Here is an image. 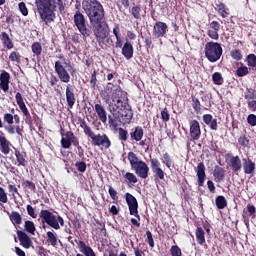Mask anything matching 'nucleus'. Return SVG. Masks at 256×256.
<instances>
[{
	"mask_svg": "<svg viewBox=\"0 0 256 256\" xmlns=\"http://www.w3.org/2000/svg\"><path fill=\"white\" fill-rule=\"evenodd\" d=\"M0 39L4 45V47H6V49H13L14 44H13V40H11V38L9 37V34H7V32H2Z\"/></svg>",
	"mask_w": 256,
	"mask_h": 256,
	"instance_id": "nucleus-28",
	"label": "nucleus"
},
{
	"mask_svg": "<svg viewBox=\"0 0 256 256\" xmlns=\"http://www.w3.org/2000/svg\"><path fill=\"white\" fill-rule=\"evenodd\" d=\"M118 135L120 141H127L129 133L123 128H118Z\"/></svg>",
	"mask_w": 256,
	"mask_h": 256,
	"instance_id": "nucleus-53",
	"label": "nucleus"
},
{
	"mask_svg": "<svg viewBox=\"0 0 256 256\" xmlns=\"http://www.w3.org/2000/svg\"><path fill=\"white\" fill-rule=\"evenodd\" d=\"M81 127L84 130L85 135H87V137H90L92 140L95 136V132H93V130L85 122L82 123Z\"/></svg>",
	"mask_w": 256,
	"mask_h": 256,
	"instance_id": "nucleus-42",
	"label": "nucleus"
},
{
	"mask_svg": "<svg viewBox=\"0 0 256 256\" xmlns=\"http://www.w3.org/2000/svg\"><path fill=\"white\" fill-rule=\"evenodd\" d=\"M196 241L199 245H203L205 243V231L201 227L196 229Z\"/></svg>",
	"mask_w": 256,
	"mask_h": 256,
	"instance_id": "nucleus-34",
	"label": "nucleus"
},
{
	"mask_svg": "<svg viewBox=\"0 0 256 256\" xmlns=\"http://www.w3.org/2000/svg\"><path fill=\"white\" fill-rule=\"evenodd\" d=\"M77 245L81 254H77L76 256H97L95 254V251H93V248L90 246H87L85 242L80 240L78 241Z\"/></svg>",
	"mask_w": 256,
	"mask_h": 256,
	"instance_id": "nucleus-17",
	"label": "nucleus"
},
{
	"mask_svg": "<svg viewBox=\"0 0 256 256\" xmlns=\"http://www.w3.org/2000/svg\"><path fill=\"white\" fill-rule=\"evenodd\" d=\"M74 24L83 36V39H87L91 35V29L87 27V23L85 22V15L79 10L74 14Z\"/></svg>",
	"mask_w": 256,
	"mask_h": 256,
	"instance_id": "nucleus-6",
	"label": "nucleus"
},
{
	"mask_svg": "<svg viewBox=\"0 0 256 256\" xmlns=\"http://www.w3.org/2000/svg\"><path fill=\"white\" fill-rule=\"evenodd\" d=\"M123 179L127 185H135V183L139 181L137 179V176L131 172H127L126 174H124Z\"/></svg>",
	"mask_w": 256,
	"mask_h": 256,
	"instance_id": "nucleus-32",
	"label": "nucleus"
},
{
	"mask_svg": "<svg viewBox=\"0 0 256 256\" xmlns=\"http://www.w3.org/2000/svg\"><path fill=\"white\" fill-rule=\"evenodd\" d=\"M138 145L140 147H144L145 148V151H149V140L147 139H141L140 141H138Z\"/></svg>",
	"mask_w": 256,
	"mask_h": 256,
	"instance_id": "nucleus-63",
	"label": "nucleus"
},
{
	"mask_svg": "<svg viewBox=\"0 0 256 256\" xmlns=\"http://www.w3.org/2000/svg\"><path fill=\"white\" fill-rule=\"evenodd\" d=\"M128 161L133 169L136 165H139L143 160H139V157H137V154H135L134 152H129Z\"/></svg>",
	"mask_w": 256,
	"mask_h": 256,
	"instance_id": "nucleus-33",
	"label": "nucleus"
},
{
	"mask_svg": "<svg viewBox=\"0 0 256 256\" xmlns=\"http://www.w3.org/2000/svg\"><path fill=\"white\" fill-rule=\"evenodd\" d=\"M24 228H25V231H27V233H30L31 235H35L36 228H35V223H33V221H29V220L25 221Z\"/></svg>",
	"mask_w": 256,
	"mask_h": 256,
	"instance_id": "nucleus-38",
	"label": "nucleus"
},
{
	"mask_svg": "<svg viewBox=\"0 0 256 256\" xmlns=\"http://www.w3.org/2000/svg\"><path fill=\"white\" fill-rule=\"evenodd\" d=\"M162 163L166 165L167 169H171V166L173 165V159H171L169 153L166 152L163 154Z\"/></svg>",
	"mask_w": 256,
	"mask_h": 256,
	"instance_id": "nucleus-44",
	"label": "nucleus"
},
{
	"mask_svg": "<svg viewBox=\"0 0 256 256\" xmlns=\"http://www.w3.org/2000/svg\"><path fill=\"white\" fill-rule=\"evenodd\" d=\"M77 98L75 97V86L68 84L66 85V103L69 109H73Z\"/></svg>",
	"mask_w": 256,
	"mask_h": 256,
	"instance_id": "nucleus-13",
	"label": "nucleus"
},
{
	"mask_svg": "<svg viewBox=\"0 0 256 256\" xmlns=\"http://www.w3.org/2000/svg\"><path fill=\"white\" fill-rule=\"evenodd\" d=\"M9 219L14 226L21 225V223H23V217L17 211H12L9 214Z\"/></svg>",
	"mask_w": 256,
	"mask_h": 256,
	"instance_id": "nucleus-30",
	"label": "nucleus"
},
{
	"mask_svg": "<svg viewBox=\"0 0 256 256\" xmlns=\"http://www.w3.org/2000/svg\"><path fill=\"white\" fill-rule=\"evenodd\" d=\"M238 143L244 149H245V147H249V139H247V137H245V136H240L238 138Z\"/></svg>",
	"mask_w": 256,
	"mask_h": 256,
	"instance_id": "nucleus-56",
	"label": "nucleus"
},
{
	"mask_svg": "<svg viewBox=\"0 0 256 256\" xmlns=\"http://www.w3.org/2000/svg\"><path fill=\"white\" fill-rule=\"evenodd\" d=\"M236 75L238 77H245L246 75H249V68L247 66L237 68Z\"/></svg>",
	"mask_w": 256,
	"mask_h": 256,
	"instance_id": "nucleus-45",
	"label": "nucleus"
},
{
	"mask_svg": "<svg viewBox=\"0 0 256 256\" xmlns=\"http://www.w3.org/2000/svg\"><path fill=\"white\" fill-rule=\"evenodd\" d=\"M247 123H249L251 125V127H255L256 126V116H255V114L248 115Z\"/></svg>",
	"mask_w": 256,
	"mask_h": 256,
	"instance_id": "nucleus-62",
	"label": "nucleus"
},
{
	"mask_svg": "<svg viewBox=\"0 0 256 256\" xmlns=\"http://www.w3.org/2000/svg\"><path fill=\"white\" fill-rule=\"evenodd\" d=\"M214 180L216 181V183H219L221 181H223V179H225V170H223V168L216 166L214 168Z\"/></svg>",
	"mask_w": 256,
	"mask_h": 256,
	"instance_id": "nucleus-31",
	"label": "nucleus"
},
{
	"mask_svg": "<svg viewBox=\"0 0 256 256\" xmlns=\"http://www.w3.org/2000/svg\"><path fill=\"white\" fill-rule=\"evenodd\" d=\"M26 211L32 219H37V213H35V209L31 205L26 206Z\"/></svg>",
	"mask_w": 256,
	"mask_h": 256,
	"instance_id": "nucleus-58",
	"label": "nucleus"
},
{
	"mask_svg": "<svg viewBox=\"0 0 256 256\" xmlns=\"http://www.w3.org/2000/svg\"><path fill=\"white\" fill-rule=\"evenodd\" d=\"M7 193L5 192V189L0 187V203H7Z\"/></svg>",
	"mask_w": 256,
	"mask_h": 256,
	"instance_id": "nucleus-60",
	"label": "nucleus"
},
{
	"mask_svg": "<svg viewBox=\"0 0 256 256\" xmlns=\"http://www.w3.org/2000/svg\"><path fill=\"white\" fill-rule=\"evenodd\" d=\"M10 79H11V75L7 71H3L0 74V89H2V91L4 93H7V91H9V81H10Z\"/></svg>",
	"mask_w": 256,
	"mask_h": 256,
	"instance_id": "nucleus-22",
	"label": "nucleus"
},
{
	"mask_svg": "<svg viewBox=\"0 0 256 256\" xmlns=\"http://www.w3.org/2000/svg\"><path fill=\"white\" fill-rule=\"evenodd\" d=\"M39 217L42 220V223L48 224L49 227H52V229H55L56 231L65 225L63 217L55 215L49 210H41Z\"/></svg>",
	"mask_w": 256,
	"mask_h": 256,
	"instance_id": "nucleus-4",
	"label": "nucleus"
},
{
	"mask_svg": "<svg viewBox=\"0 0 256 256\" xmlns=\"http://www.w3.org/2000/svg\"><path fill=\"white\" fill-rule=\"evenodd\" d=\"M230 55L234 61H241V59H243V54H241V50L239 49L232 50Z\"/></svg>",
	"mask_w": 256,
	"mask_h": 256,
	"instance_id": "nucleus-46",
	"label": "nucleus"
},
{
	"mask_svg": "<svg viewBox=\"0 0 256 256\" xmlns=\"http://www.w3.org/2000/svg\"><path fill=\"white\" fill-rule=\"evenodd\" d=\"M208 37H210V39H213L214 41H218L219 40V30H208L207 32Z\"/></svg>",
	"mask_w": 256,
	"mask_h": 256,
	"instance_id": "nucleus-54",
	"label": "nucleus"
},
{
	"mask_svg": "<svg viewBox=\"0 0 256 256\" xmlns=\"http://www.w3.org/2000/svg\"><path fill=\"white\" fill-rule=\"evenodd\" d=\"M190 137L193 141L201 139V125L197 120L190 121Z\"/></svg>",
	"mask_w": 256,
	"mask_h": 256,
	"instance_id": "nucleus-14",
	"label": "nucleus"
},
{
	"mask_svg": "<svg viewBox=\"0 0 256 256\" xmlns=\"http://www.w3.org/2000/svg\"><path fill=\"white\" fill-rule=\"evenodd\" d=\"M147 243L150 247H155V241L153 240V234L151 231H146Z\"/></svg>",
	"mask_w": 256,
	"mask_h": 256,
	"instance_id": "nucleus-57",
	"label": "nucleus"
},
{
	"mask_svg": "<svg viewBox=\"0 0 256 256\" xmlns=\"http://www.w3.org/2000/svg\"><path fill=\"white\" fill-rule=\"evenodd\" d=\"M15 99H16L17 105L20 108V111H22V113L26 117V119H30L31 114L29 113V110L27 109V106L25 105V102L23 101V96L21 95V93L17 92L15 95Z\"/></svg>",
	"mask_w": 256,
	"mask_h": 256,
	"instance_id": "nucleus-20",
	"label": "nucleus"
},
{
	"mask_svg": "<svg viewBox=\"0 0 256 256\" xmlns=\"http://www.w3.org/2000/svg\"><path fill=\"white\" fill-rule=\"evenodd\" d=\"M131 13L134 19H141V6H133Z\"/></svg>",
	"mask_w": 256,
	"mask_h": 256,
	"instance_id": "nucleus-49",
	"label": "nucleus"
},
{
	"mask_svg": "<svg viewBox=\"0 0 256 256\" xmlns=\"http://www.w3.org/2000/svg\"><path fill=\"white\" fill-rule=\"evenodd\" d=\"M95 112L97 113L99 121L107 123V111L101 104H95Z\"/></svg>",
	"mask_w": 256,
	"mask_h": 256,
	"instance_id": "nucleus-25",
	"label": "nucleus"
},
{
	"mask_svg": "<svg viewBox=\"0 0 256 256\" xmlns=\"http://www.w3.org/2000/svg\"><path fill=\"white\" fill-rule=\"evenodd\" d=\"M61 135H62V138L60 143L63 149H70L71 145H73L74 147H79V138L75 136L73 131H67L65 134H61Z\"/></svg>",
	"mask_w": 256,
	"mask_h": 256,
	"instance_id": "nucleus-8",
	"label": "nucleus"
},
{
	"mask_svg": "<svg viewBox=\"0 0 256 256\" xmlns=\"http://www.w3.org/2000/svg\"><path fill=\"white\" fill-rule=\"evenodd\" d=\"M108 193L113 201H117L119 199L117 196V190H114L111 186H109Z\"/></svg>",
	"mask_w": 256,
	"mask_h": 256,
	"instance_id": "nucleus-61",
	"label": "nucleus"
},
{
	"mask_svg": "<svg viewBox=\"0 0 256 256\" xmlns=\"http://www.w3.org/2000/svg\"><path fill=\"white\" fill-rule=\"evenodd\" d=\"M132 169L135 171L136 175L140 177V179H147L149 177V166L144 161L140 162Z\"/></svg>",
	"mask_w": 256,
	"mask_h": 256,
	"instance_id": "nucleus-15",
	"label": "nucleus"
},
{
	"mask_svg": "<svg viewBox=\"0 0 256 256\" xmlns=\"http://www.w3.org/2000/svg\"><path fill=\"white\" fill-rule=\"evenodd\" d=\"M9 59L14 63H21V54L19 52L13 51L10 53Z\"/></svg>",
	"mask_w": 256,
	"mask_h": 256,
	"instance_id": "nucleus-48",
	"label": "nucleus"
},
{
	"mask_svg": "<svg viewBox=\"0 0 256 256\" xmlns=\"http://www.w3.org/2000/svg\"><path fill=\"white\" fill-rule=\"evenodd\" d=\"M228 165L229 167H231L234 173H237V171H241V167H243V164L241 163V158H239V156H230L228 160Z\"/></svg>",
	"mask_w": 256,
	"mask_h": 256,
	"instance_id": "nucleus-23",
	"label": "nucleus"
},
{
	"mask_svg": "<svg viewBox=\"0 0 256 256\" xmlns=\"http://www.w3.org/2000/svg\"><path fill=\"white\" fill-rule=\"evenodd\" d=\"M168 26L165 22H156L153 28V35L156 37H165L167 35Z\"/></svg>",
	"mask_w": 256,
	"mask_h": 256,
	"instance_id": "nucleus-16",
	"label": "nucleus"
},
{
	"mask_svg": "<svg viewBox=\"0 0 256 256\" xmlns=\"http://www.w3.org/2000/svg\"><path fill=\"white\" fill-rule=\"evenodd\" d=\"M35 5L40 19L45 23H51L55 20V9H57V5L59 11H65L63 0H35Z\"/></svg>",
	"mask_w": 256,
	"mask_h": 256,
	"instance_id": "nucleus-2",
	"label": "nucleus"
},
{
	"mask_svg": "<svg viewBox=\"0 0 256 256\" xmlns=\"http://www.w3.org/2000/svg\"><path fill=\"white\" fill-rule=\"evenodd\" d=\"M0 151L4 155H9L11 153V148L9 147V142L5 136H0Z\"/></svg>",
	"mask_w": 256,
	"mask_h": 256,
	"instance_id": "nucleus-29",
	"label": "nucleus"
},
{
	"mask_svg": "<svg viewBox=\"0 0 256 256\" xmlns=\"http://www.w3.org/2000/svg\"><path fill=\"white\" fill-rule=\"evenodd\" d=\"M247 65L248 67H251L252 69H256V55L255 54H249L246 57Z\"/></svg>",
	"mask_w": 256,
	"mask_h": 256,
	"instance_id": "nucleus-41",
	"label": "nucleus"
},
{
	"mask_svg": "<svg viewBox=\"0 0 256 256\" xmlns=\"http://www.w3.org/2000/svg\"><path fill=\"white\" fill-rule=\"evenodd\" d=\"M125 197L130 215H137V212H139V203L137 202V198L129 192L125 194Z\"/></svg>",
	"mask_w": 256,
	"mask_h": 256,
	"instance_id": "nucleus-11",
	"label": "nucleus"
},
{
	"mask_svg": "<svg viewBox=\"0 0 256 256\" xmlns=\"http://www.w3.org/2000/svg\"><path fill=\"white\" fill-rule=\"evenodd\" d=\"M92 145L102 147L103 149H109V147H111V140L106 134H97L92 139Z\"/></svg>",
	"mask_w": 256,
	"mask_h": 256,
	"instance_id": "nucleus-10",
	"label": "nucleus"
},
{
	"mask_svg": "<svg viewBox=\"0 0 256 256\" xmlns=\"http://www.w3.org/2000/svg\"><path fill=\"white\" fill-rule=\"evenodd\" d=\"M145 135V131L143 130V127L136 126L131 129L130 131V139L131 141H136V143H139L141 139H143V136Z\"/></svg>",
	"mask_w": 256,
	"mask_h": 256,
	"instance_id": "nucleus-18",
	"label": "nucleus"
},
{
	"mask_svg": "<svg viewBox=\"0 0 256 256\" xmlns=\"http://www.w3.org/2000/svg\"><path fill=\"white\" fill-rule=\"evenodd\" d=\"M18 9L24 17H27V15H29V9H27V5L25 4V2H20L18 4Z\"/></svg>",
	"mask_w": 256,
	"mask_h": 256,
	"instance_id": "nucleus-51",
	"label": "nucleus"
},
{
	"mask_svg": "<svg viewBox=\"0 0 256 256\" xmlns=\"http://www.w3.org/2000/svg\"><path fill=\"white\" fill-rule=\"evenodd\" d=\"M133 215L136 218H131V223L134 225V227H141V216L139 215V212H136V214H130Z\"/></svg>",
	"mask_w": 256,
	"mask_h": 256,
	"instance_id": "nucleus-47",
	"label": "nucleus"
},
{
	"mask_svg": "<svg viewBox=\"0 0 256 256\" xmlns=\"http://www.w3.org/2000/svg\"><path fill=\"white\" fill-rule=\"evenodd\" d=\"M170 254L171 256H183V252L181 251V248H179V246L177 245L171 246Z\"/></svg>",
	"mask_w": 256,
	"mask_h": 256,
	"instance_id": "nucleus-52",
	"label": "nucleus"
},
{
	"mask_svg": "<svg viewBox=\"0 0 256 256\" xmlns=\"http://www.w3.org/2000/svg\"><path fill=\"white\" fill-rule=\"evenodd\" d=\"M122 55L126 59H133V45L131 42H126L122 47Z\"/></svg>",
	"mask_w": 256,
	"mask_h": 256,
	"instance_id": "nucleus-27",
	"label": "nucleus"
},
{
	"mask_svg": "<svg viewBox=\"0 0 256 256\" xmlns=\"http://www.w3.org/2000/svg\"><path fill=\"white\" fill-rule=\"evenodd\" d=\"M75 167L80 173L87 171V164L85 162H76Z\"/></svg>",
	"mask_w": 256,
	"mask_h": 256,
	"instance_id": "nucleus-55",
	"label": "nucleus"
},
{
	"mask_svg": "<svg viewBox=\"0 0 256 256\" xmlns=\"http://www.w3.org/2000/svg\"><path fill=\"white\" fill-rule=\"evenodd\" d=\"M17 235H18L20 245H22L24 249H30L32 245V241L29 235H27V233L21 230H17Z\"/></svg>",
	"mask_w": 256,
	"mask_h": 256,
	"instance_id": "nucleus-19",
	"label": "nucleus"
},
{
	"mask_svg": "<svg viewBox=\"0 0 256 256\" xmlns=\"http://www.w3.org/2000/svg\"><path fill=\"white\" fill-rule=\"evenodd\" d=\"M216 207L217 209H225V207H227V199H225L224 196H217Z\"/></svg>",
	"mask_w": 256,
	"mask_h": 256,
	"instance_id": "nucleus-39",
	"label": "nucleus"
},
{
	"mask_svg": "<svg viewBox=\"0 0 256 256\" xmlns=\"http://www.w3.org/2000/svg\"><path fill=\"white\" fill-rule=\"evenodd\" d=\"M4 121L5 123H8V125H13V114H5L4 115Z\"/></svg>",
	"mask_w": 256,
	"mask_h": 256,
	"instance_id": "nucleus-64",
	"label": "nucleus"
},
{
	"mask_svg": "<svg viewBox=\"0 0 256 256\" xmlns=\"http://www.w3.org/2000/svg\"><path fill=\"white\" fill-rule=\"evenodd\" d=\"M212 81L214 85H223V75L220 72H215L212 75Z\"/></svg>",
	"mask_w": 256,
	"mask_h": 256,
	"instance_id": "nucleus-40",
	"label": "nucleus"
},
{
	"mask_svg": "<svg viewBox=\"0 0 256 256\" xmlns=\"http://www.w3.org/2000/svg\"><path fill=\"white\" fill-rule=\"evenodd\" d=\"M5 131L9 134V135H15V133H17V135H19V137H23V127L21 126H13V124H8L7 126H5Z\"/></svg>",
	"mask_w": 256,
	"mask_h": 256,
	"instance_id": "nucleus-26",
	"label": "nucleus"
},
{
	"mask_svg": "<svg viewBox=\"0 0 256 256\" xmlns=\"http://www.w3.org/2000/svg\"><path fill=\"white\" fill-rule=\"evenodd\" d=\"M218 8V13L219 15H221V17H223L224 19L229 17V9H227V6H225V4L220 3L217 5Z\"/></svg>",
	"mask_w": 256,
	"mask_h": 256,
	"instance_id": "nucleus-35",
	"label": "nucleus"
},
{
	"mask_svg": "<svg viewBox=\"0 0 256 256\" xmlns=\"http://www.w3.org/2000/svg\"><path fill=\"white\" fill-rule=\"evenodd\" d=\"M55 73L60 79L61 83H70L71 81V75L67 71V68L63 66V63L61 61H56L54 64Z\"/></svg>",
	"mask_w": 256,
	"mask_h": 256,
	"instance_id": "nucleus-9",
	"label": "nucleus"
},
{
	"mask_svg": "<svg viewBox=\"0 0 256 256\" xmlns=\"http://www.w3.org/2000/svg\"><path fill=\"white\" fill-rule=\"evenodd\" d=\"M82 9L92 24L100 23L105 19V9L99 0H83Z\"/></svg>",
	"mask_w": 256,
	"mask_h": 256,
	"instance_id": "nucleus-3",
	"label": "nucleus"
},
{
	"mask_svg": "<svg viewBox=\"0 0 256 256\" xmlns=\"http://www.w3.org/2000/svg\"><path fill=\"white\" fill-rule=\"evenodd\" d=\"M150 167L152 169V173H154L155 177L158 179L163 180L165 179V172L161 168V162L157 158L150 159Z\"/></svg>",
	"mask_w": 256,
	"mask_h": 256,
	"instance_id": "nucleus-12",
	"label": "nucleus"
},
{
	"mask_svg": "<svg viewBox=\"0 0 256 256\" xmlns=\"http://www.w3.org/2000/svg\"><path fill=\"white\" fill-rule=\"evenodd\" d=\"M108 105V111L111 115L108 116V123L113 129H117L119 123L124 125L131 123L133 119V110L131 105L127 102V94L121 91V88H117L112 92L111 99L106 100Z\"/></svg>",
	"mask_w": 256,
	"mask_h": 256,
	"instance_id": "nucleus-1",
	"label": "nucleus"
},
{
	"mask_svg": "<svg viewBox=\"0 0 256 256\" xmlns=\"http://www.w3.org/2000/svg\"><path fill=\"white\" fill-rule=\"evenodd\" d=\"M32 53L36 55V57H39L41 53H43V46H41V43L39 42H34L31 46Z\"/></svg>",
	"mask_w": 256,
	"mask_h": 256,
	"instance_id": "nucleus-37",
	"label": "nucleus"
},
{
	"mask_svg": "<svg viewBox=\"0 0 256 256\" xmlns=\"http://www.w3.org/2000/svg\"><path fill=\"white\" fill-rule=\"evenodd\" d=\"M204 53L210 63H217L221 59V55H223V47L217 42H207L204 47Z\"/></svg>",
	"mask_w": 256,
	"mask_h": 256,
	"instance_id": "nucleus-5",
	"label": "nucleus"
},
{
	"mask_svg": "<svg viewBox=\"0 0 256 256\" xmlns=\"http://www.w3.org/2000/svg\"><path fill=\"white\" fill-rule=\"evenodd\" d=\"M242 166L246 175H253L255 173V162L249 157L242 159Z\"/></svg>",
	"mask_w": 256,
	"mask_h": 256,
	"instance_id": "nucleus-21",
	"label": "nucleus"
},
{
	"mask_svg": "<svg viewBox=\"0 0 256 256\" xmlns=\"http://www.w3.org/2000/svg\"><path fill=\"white\" fill-rule=\"evenodd\" d=\"M92 25L94 27V35L97 43H99V45L105 43V39L109 36V26L103 21L95 22Z\"/></svg>",
	"mask_w": 256,
	"mask_h": 256,
	"instance_id": "nucleus-7",
	"label": "nucleus"
},
{
	"mask_svg": "<svg viewBox=\"0 0 256 256\" xmlns=\"http://www.w3.org/2000/svg\"><path fill=\"white\" fill-rule=\"evenodd\" d=\"M161 119L162 121H164V123H167V121H169L170 115H169V111H167V108H164L161 111Z\"/></svg>",
	"mask_w": 256,
	"mask_h": 256,
	"instance_id": "nucleus-59",
	"label": "nucleus"
},
{
	"mask_svg": "<svg viewBox=\"0 0 256 256\" xmlns=\"http://www.w3.org/2000/svg\"><path fill=\"white\" fill-rule=\"evenodd\" d=\"M15 155L18 165L25 167L27 165V160H25V156L19 150L15 151Z\"/></svg>",
	"mask_w": 256,
	"mask_h": 256,
	"instance_id": "nucleus-36",
	"label": "nucleus"
},
{
	"mask_svg": "<svg viewBox=\"0 0 256 256\" xmlns=\"http://www.w3.org/2000/svg\"><path fill=\"white\" fill-rule=\"evenodd\" d=\"M197 177H198V185L199 187H203L205 183V179L207 175L205 174V164L200 162L196 169Z\"/></svg>",
	"mask_w": 256,
	"mask_h": 256,
	"instance_id": "nucleus-24",
	"label": "nucleus"
},
{
	"mask_svg": "<svg viewBox=\"0 0 256 256\" xmlns=\"http://www.w3.org/2000/svg\"><path fill=\"white\" fill-rule=\"evenodd\" d=\"M192 107L196 113L201 112V102L199 101V99L192 97Z\"/></svg>",
	"mask_w": 256,
	"mask_h": 256,
	"instance_id": "nucleus-50",
	"label": "nucleus"
},
{
	"mask_svg": "<svg viewBox=\"0 0 256 256\" xmlns=\"http://www.w3.org/2000/svg\"><path fill=\"white\" fill-rule=\"evenodd\" d=\"M46 235L50 245H52V247H57V236L55 233L48 231Z\"/></svg>",
	"mask_w": 256,
	"mask_h": 256,
	"instance_id": "nucleus-43",
	"label": "nucleus"
}]
</instances>
